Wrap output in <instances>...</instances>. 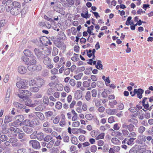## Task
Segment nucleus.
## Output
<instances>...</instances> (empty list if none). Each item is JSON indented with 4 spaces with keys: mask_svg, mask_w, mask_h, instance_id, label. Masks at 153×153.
Masks as SVG:
<instances>
[{
    "mask_svg": "<svg viewBox=\"0 0 153 153\" xmlns=\"http://www.w3.org/2000/svg\"><path fill=\"white\" fill-rule=\"evenodd\" d=\"M37 131H34L30 135V137L32 139H35L36 138Z\"/></svg>",
    "mask_w": 153,
    "mask_h": 153,
    "instance_id": "nucleus-57",
    "label": "nucleus"
},
{
    "mask_svg": "<svg viewBox=\"0 0 153 153\" xmlns=\"http://www.w3.org/2000/svg\"><path fill=\"white\" fill-rule=\"evenodd\" d=\"M23 129L24 132L27 134H31L33 131L32 128L24 126L23 127Z\"/></svg>",
    "mask_w": 153,
    "mask_h": 153,
    "instance_id": "nucleus-18",
    "label": "nucleus"
},
{
    "mask_svg": "<svg viewBox=\"0 0 153 153\" xmlns=\"http://www.w3.org/2000/svg\"><path fill=\"white\" fill-rule=\"evenodd\" d=\"M93 102H95V105L96 106L98 107L100 105V101L98 100L96 98H94L93 100Z\"/></svg>",
    "mask_w": 153,
    "mask_h": 153,
    "instance_id": "nucleus-40",
    "label": "nucleus"
},
{
    "mask_svg": "<svg viewBox=\"0 0 153 153\" xmlns=\"http://www.w3.org/2000/svg\"><path fill=\"white\" fill-rule=\"evenodd\" d=\"M29 144L32 148L36 149H39L41 148L39 142L36 140H30L29 141Z\"/></svg>",
    "mask_w": 153,
    "mask_h": 153,
    "instance_id": "nucleus-3",
    "label": "nucleus"
},
{
    "mask_svg": "<svg viewBox=\"0 0 153 153\" xmlns=\"http://www.w3.org/2000/svg\"><path fill=\"white\" fill-rule=\"evenodd\" d=\"M43 61L44 64L49 68L51 69L53 67V65L51 63V59L48 56L44 57Z\"/></svg>",
    "mask_w": 153,
    "mask_h": 153,
    "instance_id": "nucleus-6",
    "label": "nucleus"
},
{
    "mask_svg": "<svg viewBox=\"0 0 153 153\" xmlns=\"http://www.w3.org/2000/svg\"><path fill=\"white\" fill-rule=\"evenodd\" d=\"M60 118L59 116H56L54 119L53 121V122L54 124H57L59 122Z\"/></svg>",
    "mask_w": 153,
    "mask_h": 153,
    "instance_id": "nucleus-59",
    "label": "nucleus"
},
{
    "mask_svg": "<svg viewBox=\"0 0 153 153\" xmlns=\"http://www.w3.org/2000/svg\"><path fill=\"white\" fill-rule=\"evenodd\" d=\"M2 4L6 5V10L9 12L13 7V3L12 0H3Z\"/></svg>",
    "mask_w": 153,
    "mask_h": 153,
    "instance_id": "nucleus-2",
    "label": "nucleus"
},
{
    "mask_svg": "<svg viewBox=\"0 0 153 153\" xmlns=\"http://www.w3.org/2000/svg\"><path fill=\"white\" fill-rule=\"evenodd\" d=\"M52 139L53 137L51 135H47L45 137H44L43 140L45 142H48L52 140Z\"/></svg>",
    "mask_w": 153,
    "mask_h": 153,
    "instance_id": "nucleus-32",
    "label": "nucleus"
},
{
    "mask_svg": "<svg viewBox=\"0 0 153 153\" xmlns=\"http://www.w3.org/2000/svg\"><path fill=\"white\" fill-rule=\"evenodd\" d=\"M113 131L111 133V135L114 136L118 137L120 139V137H122V133L119 131H116L112 129Z\"/></svg>",
    "mask_w": 153,
    "mask_h": 153,
    "instance_id": "nucleus-16",
    "label": "nucleus"
},
{
    "mask_svg": "<svg viewBox=\"0 0 153 153\" xmlns=\"http://www.w3.org/2000/svg\"><path fill=\"white\" fill-rule=\"evenodd\" d=\"M117 103L116 100H114L112 101H109L108 103V105L110 106L111 108H114V105H116Z\"/></svg>",
    "mask_w": 153,
    "mask_h": 153,
    "instance_id": "nucleus-37",
    "label": "nucleus"
},
{
    "mask_svg": "<svg viewBox=\"0 0 153 153\" xmlns=\"http://www.w3.org/2000/svg\"><path fill=\"white\" fill-rule=\"evenodd\" d=\"M146 136L143 134L139 135L137 139L135 140V143L136 144L143 145L145 142H146Z\"/></svg>",
    "mask_w": 153,
    "mask_h": 153,
    "instance_id": "nucleus-4",
    "label": "nucleus"
},
{
    "mask_svg": "<svg viewBox=\"0 0 153 153\" xmlns=\"http://www.w3.org/2000/svg\"><path fill=\"white\" fill-rule=\"evenodd\" d=\"M104 133H101L97 137H96L95 139L96 140H98L100 139H103L104 137Z\"/></svg>",
    "mask_w": 153,
    "mask_h": 153,
    "instance_id": "nucleus-58",
    "label": "nucleus"
},
{
    "mask_svg": "<svg viewBox=\"0 0 153 153\" xmlns=\"http://www.w3.org/2000/svg\"><path fill=\"white\" fill-rule=\"evenodd\" d=\"M43 130L46 133H51L53 131L52 129L49 127L44 128Z\"/></svg>",
    "mask_w": 153,
    "mask_h": 153,
    "instance_id": "nucleus-61",
    "label": "nucleus"
},
{
    "mask_svg": "<svg viewBox=\"0 0 153 153\" xmlns=\"http://www.w3.org/2000/svg\"><path fill=\"white\" fill-rule=\"evenodd\" d=\"M137 146V145H136L133 147L132 148L129 150V153H137V152L136 148Z\"/></svg>",
    "mask_w": 153,
    "mask_h": 153,
    "instance_id": "nucleus-44",
    "label": "nucleus"
},
{
    "mask_svg": "<svg viewBox=\"0 0 153 153\" xmlns=\"http://www.w3.org/2000/svg\"><path fill=\"white\" fill-rule=\"evenodd\" d=\"M34 53L35 55L37 56L38 59L42 58L43 54V49L41 48H35L34 49Z\"/></svg>",
    "mask_w": 153,
    "mask_h": 153,
    "instance_id": "nucleus-5",
    "label": "nucleus"
},
{
    "mask_svg": "<svg viewBox=\"0 0 153 153\" xmlns=\"http://www.w3.org/2000/svg\"><path fill=\"white\" fill-rule=\"evenodd\" d=\"M66 124V123L65 121L64 118H62L61 119V121L60 122L59 125L61 127L64 126Z\"/></svg>",
    "mask_w": 153,
    "mask_h": 153,
    "instance_id": "nucleus-54",
    "label": "nucleus"
},
{
    "mask_svg": "<svg viewBox=\"0 0 153 153\" xmlns=\"http://www.w3.org/2000/svg\"><path fill=\"white\" fill-rule=\"evenodd\" d=\"M31 59L27 63V65H34L36 63V58L35 56H33L30 57Z\"/></svg>",
    "mask_w": 153,
    "mask_h": 153,
    "instance_id": "nucleus-14",
    "label": "nucleus"
},
{
    "mask_svg": "<svg viewBox=\"0 0 153 153\" xmlns=\"http://www.w3.org/2000/svg\"><path fill=\"white\" fill-rule=\"evenodd\" d=\"M137 136V134L135 132L133 131L130 132L128 137L133 138V139H134V140H135Z\"/></svg>",
    "mask_w": 153,
    "mask_h": 153,
    "instance_id": "nucleus-29",
    "label": "nucleus"
},
{
    "mask_svg": "<svg viewBox=\"0 0 153 153\" xmlns=\"http://www.w3.org/2000/svg\"><path fill=\"white\" fill-rule=\"evenodd\" d=\"M71 112L73 114V116L72 118V120L73 121L76 120L77 119V114L75 112L74 110H72Z\"/></svg>",
    "mask_w": 153,
    "mask_h": 153,
    "instance_id": "nucleus-30",
    "label": "nucleus"
},
{
    "mask_svg": "<svg viewBox=\"0 0 153 153\" xmlns=\"http://www.w3.org/2000/svg\"><path fill=\"white\" fill-rule=\"evenodd\" d=\"M54 92L52 88H50L48 89L46 91V94L48 95H51L53 94Z\"/></svg>",
    "mask_w": 153,
    "mask_h": 153,
    "instance_id": "nucleus-39",
    "label": "nucleus"
},
{
    "mask_svg": "<svg viewBox=\"0 0 153 153\" xmlns=\"http://www.w3.org/2000/svg\"><path fill=\"white\" fill-rule=\"evenodd\" d=\"M109 78V77H102V79L104 80L107 86H108L110 82V81Z\"/></svg>",
    "mask_w": 153,
    "mask_h": 153,
    "instance_id": "nucleus-46",
    "label": "nucleus"
},
{
    "mask_svg": "<svg viewBox=\"0 0 153 153\" xmlns=\"http://www.w3.org/2000/svg\"><path fill=\"white\" fill-rule=\"evenodd\" d=\"M62 106V104L60 102H57L55 105L56 108L59 110L60 109Z\"/></svg>",
    "mask_w": 153,
    "mask_h": 153,
    "instance_id": "nucleus-48",
    "label": "nucleus"
},
{
    "mask_svg": "<svg viewBox=\"0 0 153 153\" xmlns=\"http://www.w3.org/2000/svg\"><path fill=\"white\" fill-rule=\"evenodd\" d=\"M25 104L27 106L33 107V105L32 100L30 99H27L25 102Z\"/></svg>",
    "mask_w": 153,
    "mask_h": 153,
    "instance_id": "nucleus-31",
    "label": "nucleus"
},
{
    "mask_svg": "<svg viewBox=\"0 0 153 153\" xmlns=\"http://www.w3.org/2000/svg\"><path fill=\"white\" fill-rule=\"evenodd\" d=\"M13 119V117L11 116L7 115L5 116L4 122L5 123H8L11 121Z\"/></svg>",
    "mask_w": 153,
    "mask_h": 153,
    "instance_id": "nucleus-26",
    "label": "nucleus"
},
{
    "mask_svg": "<svg viewBox=\"0 0 153 153\" xmlns=\"http://www.w3.org/2000/svg\"><path fill=\"white\" fill-rule=\"evenodd\" d=\"M122 134L125 137H128V135L129 134V131L127 129H123L122 130Z\"/></svg>",
    "mask_w": 153,
    "mask_h": 153,
    "instance_id": "nucleus-33",
    "label": "nucleus"
},
{
    "mask_svg": "<svg viewBox=\"0 0 153 153\" xmlns=\"http://www.w3.org/2000/svg\"><path fill=\"white\" fill-rule=\"evenodd\" d=\"M109 128V126L108 124H106L105 126H101L100 127V129L102 131H105Z\"/></svg>",
    "mask_w": 153,
    "mask_h": 153,
    "instance_id": "nucleus-51",
    "label": "nucleus"
},
{
    "mask_svg": "<svg viewBox=\"0 0 153 153\" xmlns=\"http://www.w3.org/2000/svg\"><path fill=\"white\" fill-rule=\"evenodd\" d=\"M30 91L34 92H37L39 90V88L37 87H32L30 88Z\"/></svg>",
    "mask_w": 153,
    "mask_h": 153,
    "instance_id": "nucleus-60",
    "label": "nucleus"
},
{
    "mask_svg": "<svg viewBox=\"0 0 153 153\" xmlns=\"http://www.w3.org/2000/svg\"><path fill=\"white\" fill-rule=\"evenodd\" d=\"M26 80L25 79H21L19 82H18L16 85L17 87L19 88H22L25 89L26 88L27 86L26 84H25Z\"/></svg>",
    "mask_w": 153,
    "mask_h": 153,
    "instance_id": "nucleus-7",
    "label": "nucleus"
},
{
    "mask_svg": "<svg viewBox=\"0 0 153 153\" xmlns=\"http://www.w3.org/2000/svg\"><path fill=\"white\" fill-rule=\"evenodd\" d=\"M21 59L24 62H25L26 64L27 65V63H28V61L29 60V59L26 56H22Z\"/></svg>",
    "mask_w": 153,
    "mask_h": 153,
    "instance_id": "nucleus-62",
    "label": "nucleus"
},
{
    "mask_svg": "<svg viewBox=\"0 0 153 153\" xmlns=\"http://www.w3.org/2000/svg\"><path fill=\"white\" fill-rule=\"evenodd\" d=\"M45 114L46 118L48 119L50 117H51L53 115V112L51 111H48L45 112Z\"/></svg>",
    "mask_w": 153,
    "mask_h": 153,
    "instance_id": "nucleus-38",
    "label": "nucleus"
},
{
    "mask_svg": "<svg viewBox=\"0 0 153 153\" xmlns=\"http://www.w3.org/2000/svg\"><path fill=\"white\" fill-rule=\"evenodd\" d=\"M81 16L82 17L87 19L88 18H89L90 16L88 14V10L85 13H81Z\"/></svg>",
    "mask_w": 153,
    "mask_h": 153,
    "instance_id": "nucleus-53",
    "label": "nucleus"
},
{
    "mask_svg": "<svg viewBox=\"0 0 153 153\" xmlns=\"http://www.w3.org/2000/svg\"><path fill=\"white\" fill-rule=\"evenodd\" d=\"M36 138L39 141L42 140L44 138V135L43 133L42 132L37 133Z\"/></svg>",
    "mask_w": 153,
    "mask_h": 153,
    "instance_id": "nucleus-19",
    "label": "nucleus"
},
{
    "mask_svg": "<svg viewBox=\"0 0 153 153\" xmlns=\"http://www.w3.org/2000/svg\"><path fill=\"white\" fill-rule=\"evenodd\" d=\"M146 97H144L142 101V103L143 106L145 109H147L148 110L150 111L152 109V107L153 106V105H152L150 107H149V104L148 102H146V100H147Z\"/></svg>",
    "mask_w": 153,
    "mask_h": 153,
    "instance_id": "nucleus-9",
    "label": "nucleus"
},
{
    "mask_svg": "<svg viewBox=\"0 0 153 153\" xmlns=\"http://www.w3.org/2000/svg\"><path fill=\"white\" fill-rule=\"evenodd\" d=\"M16 153H28L27 150L24 148H22L17 150Z\"/></svg>",
    "mask_w": 153,
    "mask_h": 153,
    "instance_id": "nucleus-45",
    "label": "nucleus"
},
{
    "mask_svg": "<svg viewBox=\"0 0 153 153\" xmlns=\"http://www.w3.org/2000/svg\"><path fill=\"white\" fill-rule=\"evenodd\" d=\"M24 53L26 56L31 57L34 56L33 53L29 50L27 49L25 50L24 51Z\"/></svg>",
    "mask_w": 153,
    "mask_h": 153,
    "instance_id": "nucleus-21",
    "label": "nucleus"
},
{
    "mask_svg": "<svg viewBox=\"0 0 153 153\" xmlns=\"http://www.w3.org/2000/svg\"><path fill=\"white\" fill-rule=\"evenodd\" d=\"M94 26L92 25L90 27H88V29L87 31L88 33L90 35L88 37V39L90 37V36L91 35V33H92L91 30H93L94 29Z\"/></svg>",
    "mask_w": 153,
    "mask_h": 153,
    "instance_id": "nucleus-42",
    "label": "nucleus"
},
{
    "mask_svg": "<svg viewBox=\"0 0 153 153\" xmlns=\"http://www.w3.org/2000/svg\"><path fill=\"white\" fill-rule=\"evenodd\" d=\"M24 119V116L22 115L16 116L14 122L12 123V125L15 127H18L19 125L20 126H21L22 122Z\"/></svg>",
    "mask_w": 153,
    "mask_h": 153,
    "instance_id": "nucleus-1",
    "label": "nucleus"
},
{
    "mask_svg": "<svg viewBox=\"0 0 153 153\" xmlns=\"http://www.w3.org/2000/svg\"><path fill=\"white\" fill-rule=\"evenodd\" d=\"M144 91L141 88L134 89V94L132 95V97L134 96L135 94H137V97L140 99L142 97V94L143 93Z\"/></svg>",
    "mask_w": 153,
    "mask_h": 153,
    "instance_id": "nucleus-8",
    "label": "nucleus"
},
{
    "mask_svg": "<svg viewBox=\"0 0 153 153\" xmlns=\"http://www.w3.org/2000/svg\"><path fill=\"white\" fill-rule=\"evenodd\" d=\"M127 145L132 146L134 144V139L133 138H127Z\"/></svg>",
    "mask_w": 153,
    "mask_h": 153,
    "instance_id": "nucleus-35",
    "label": "nucleus"
},
{
    "mask_svg": "<svg viewBox=\"0 0 153 153\" xmlns=\"http://www.w3.org/2000/svg\"><path fill=\"white\" fill-rule=\"evenodd\" d=\"M35 114L41 120H43L45 119V116L42 113L40 112H35Z\"/></svg>",
    "mask_w": 153,
    "mask_h": 153,
    "instance_id": "nucleus-23",
    "label": "nucleus"
},
{
    "mask_svg": "<svg viewBox=\"0 0 153 153\" xmlns=\"http://www.w3.org/2000/svg\"><path fill=\"white\" fill-rule=\"evenodd\" d=\"M55 79L56 80L55 81H52L48 84V85L50 87H52L53 85L59 83V80H57L56 79Z\"/></svg>",
    "mask_w": 153,
    "mask_h": 153,
    "instance_id": "nucleus-50",
    "label": "nucleus"
},
{
    "mask_svg": "<svg viewBox=\"0 0 153 153\" xmlns=\"http://www.w3.org/2000/svg\"><path fill=\"white\" fill-rule=\"evenodd\" d=\"M93 115L91 114H87L85 115V117L88 120H91L93 117Z\"/></svg>",
    "mask_w": 153,
    "mask_h": 153,
    "instance_id": "nucleus-64",
    "label": "nucleus"
},
{
    "mask_svg": "<svg viewBox=\"0 0 153 153\" xmlns=\"http://www.w3.org/2000/svg\"><path fill=\"white\" fill-rule=\"evenodd\" d=\"M23 124L26 126L33 127V124H31L30 120L28 119H26L23 122Z\"/></svg>",
    "mask_w": 153,
    "mask_h": 153,
    "instance_id": "nucleus-27",
    "label": "nucleus"
},
{
    "mask_svg": "<svg viewBox=\"0 0 153 153\" xmlns=\"http://www.w3.org/2000/svg\"><path fill=\"white\" fill-rule=\"evenodd\" d=\"M18 71L19 73L23 74L26 72L27 68L24 66L20 65L18 68Z\"/></svg>",
    "mask_w": 153,
    "mask_h": 153,
    "instance_id": "nucleus-11",
    "label": "nucleus"
},
{
    "mask_svg": "<svg viewBox=\"0 0 153 153\" xmlns=\"http://www.w3.org/2000/svg\"><path fill=\"white\" fill-rule=\"evenodd\" d=\"M13 104L15 107L19 109H24L25 108V105L17 102H14Z\"/></svg>",
    "mask_w": 153,
    "mask_h": 153,
    "instance_id": "nucleus-15",
    "label": "nucleus"
},
{
    "mask_svg": "<svg viewBox=\"0 0 153 153\" xmlns=\"http://www.w3.org/2000/svg\"><path fill=\"white\" fill-rule=\"evenodd\" d=\"M54 140H52L50 141L47 144L46 147L47 148L50 149L51 148L54 144Z\"/></svg>",
    "mask_w": 153,
    "mask_h": 153,
    "instance_id": "nucleus-34",
    "label": "nucleus"
},
{
    "mask_svg": "<svg viewBox=\"0 0 153 153\" xmlns=\"http://www.w3.org/2000/svg\"><path fill=\"white\" fill-rule=\"evenodd\" d=\"M10 11L11 14L13 15H16L21 12V10L18 7H13Z\"/></svg>",
    "mask_w": 153,
    "mask_h": 153,
    "instance_id": "nucleus-10",
    "label": "nucleus"
},
{
    "mask_svg": "<svg viewBox=\"0 0 153 153\" xmlns=\"http://www.w3.org/2000/svg\"><path fill=\"white\" fill-rule=\"evenodd\" d=\"M19 93L23 94L25 96H30L31 95V93L27 90H19Z\"/></svg>",
    "mask_w": 153,
    "mask_h": 153,
    "instance_id": "nucleus-17",
    "label": "nucleus"
},
{
    "mask_svg": "<svg viewBox=\"0 0 153 153\" xmlns=\"http://www.w3.org/2000/svg\"><path fill=\"white\" fill-rule=\"evenodd\" d=\"M35 110L38 111H42L43 110V105H39L35 108Z\"/></svg>",
    "mask_w": 153,
    "mask_h": 153,
    "instance_id": "nucleus-47",
    "label": "nucleus"
},
{
    "mask_svg": "<svg viewBox=\"0 0 153 153\" xmlns=\"http://www.w3.org/2000/svg\"><path fill=\"white\" fill-rule=\"evenodd\" d=\"M58 49L56 47H54L53 49L52 55L53 56H55L58 53Z\"/></svg>",
    "mask_w": 153,
    "mask_h": 153,
    "instance_id": "nucleus-49",
    "label": "nucleus"
},
{
    "mask_svg": "<svg viewBox=\"0 0 153 153\" xmlns=\"http://www.w3.org/2000/svg\"><path fill=\"white\" fill-rule=\"evenodd\" d=\"M31 124H33V126L34 125H39V122L36 119H33L31 120Z\"/></svg>",
    "mask_w": 153,
    "mask_h": 153,
    "instance_id": "nucleus-56",
    "label": "nucleus"
},
{
    "mask_svg": "<svg viewBox=\"0 0 153 153\" xmlns=\"http://www.w3.org/2000/svg\"><path fill=\"white\" fill-rule=\"evenodd\" d=\"M146 128L143 126H140L137 129L138 132L140 134H142L145 131Z\"/></svg>",
    "mask_w": 153,
    "mask_h": 153,
    "instance_id": "nucleus-25",
    "label": "nucleus"
},
{
    "mask_svg": "<svg viewBox=\"0 0 153 153\" xmlns=\"http://www.w3.org/2000/svg\"><path fill=\"white\" fill-rule=\"evenodd\" d=\"M106 112L108 114L110 115L114 114L117 113V110L116 109H111L109 108L106 109Z\"/></svg>",
    "mask_w": 153,
    "mask_h": 153,
    "instance_id": "nucleus-24",
    "label": "nucleus"
},
{
    "mask_svg": "<svg viewBox=\"0 0 153 153\" xmlns=\"http://www.w3.org/2000/svg\"><path fill=\"white\" fill-rule=\"evenodd\" d=\"M43 101L45 104L48 105L49 103V99L47 97L44 96L43 97Z\"/></svg>",
    "mask_w": 153,
    "mask_h": 153,
    "instance_id": "nucleus-55",
    "label": "nucleus"
},
{
    "mask_svg": "<svg viewBox=\"0 0 153 153\" xmlns=\"http://www.w3.org/2000/svg\"><path fill=\"white\" fill-rule=\"evenodd\" d=\"M37 83L39 87H41L45 83V81L43 79L38 77L37 79Z\"/></svg>",
    "mask_w": 153,
    "mask_h": 153,
    "instance_id": "nucleus-22",
    "label": "nucleus"
},
{
    "mask_svg": "<svg viewBox=\"0 0 153 153\" xmlns=\"http://www.w3.org/2000/svg\"><path fill=\"white\" fill-rule=\"evenodd\" d=\"M134 126L131 124H130L128 125L127 128L129 132L133 131H134Z\"/></svg>",
    "mask_w": 153,
    "mask_h": 153,
    "instance_id": "nucleus-41",
    "label": "nucleus"
},
{
    "mask_svg": "<svg viewBox=\"0 0 153 153\" xmlns=\"http://www.w3.org/2000/svg\"><path fill=\"white\" fill-rule=\"evenodd\" d=\"M96 67L99 69H102V62L100 60H98L97 62V65H96Z\"/></svg>",
    "mask_w": 153,
    "mask_h": 153,
    "instance_id": "nucleus-36",
    "label": "nucleus"
},
{
    "mask_svg": "<svg viewBox=\"0 0 153 153\" xmlns=\"http://www.w3.org/2000/svg\"><path fill=\"white\" fill-rule=\"evenodd\" d=\"M120 147L118 146H114L112 148H111L108 152L109 153H115L118 152L120 149Z\"/></svg>",
    "mask_w": 153,
    "mask_h": 153,
    "instance_id": "nucleus-12",
    "label": "nucleus"
},
{
    "mask_svg": "<svg viewBox=\"0 0 153 153\" xmlns=\"http://www.w3.org/2000/svg\"><path fill=\"white\" fill-rule=\"evenodd\" d=\"M91 97V93L90 91H88L87 92L85 96V99L87 101H89L90 100Z\"/></svg>",
    "mask_w": 153,
    "mask_h": 153,
    "instance_id": "nucleus-52",
    "label": "nucleus"
},
{
    "mask_svg": "<svg viewBox=\"0 0 153 153\" xmlns=\"http://www.w3.org/2000/svg\"><path fill=\"white\" fill-rule=\"evenodd\" d=\"M111 142L114 145H119L121 143L120 141L117 138L115 137L112 138Z\"/></svg>",
    "mask_w": 153,
    "mask_h": 153,
    "instance_id": "nucleus-20",
    "label": "nucleus"
},
{
    "mask_svg": "<svg viewBox=\"0 0 153 153\" xmlns=\"http://www.w3.org/2000/svg\"><path fill=\"white\" fill-rule=\"evenodd\" d=\"M49 41V39L45 36L41 37L39 39V42L43 45H46L47 42Z\"/></svg>",
    "mask_w": 153,
    "mask_h": 153,
    "instance_id": "nucleus-13",
    "label": "nucleus"
},
{
    "mask_svg": "<svg viewBox=\"0 0 153 153\" xmlns=\"http://www.w3.org/2000/svg\"><path fill=\"white\" fill-rule=\"evenodd\" d=\"M25 136V134L24 133L21 132L18 135V137L19 139H22L24 138Z\"/></svg>",
    "mask_w": 153,
    "mask_h": 153,
    "instance_id": "nucleus-63",
    "label": "nucleus"
},
{
    "mask_svg": "<svg viewBox=\"0 0 153 153\" xmlns=\"http://www.w3.org/2000/svg\"><path fill=\"white\" fill-rule=\"evenodd\" d=\"M62 138L64 142L65 143H68L69 140V137L66 134H63L62 135Z\"/></svg>",
    "mask_w": 153,
    "mask_h": 153,
    "instance_id": "nucleus-28",
    "label": "nucleus"
},
{
    "mask_svg": "<svg viewBox=\"0 0 153 153\" xmlns=\"http://www.w3.org/2000/svg\"><path fill=\"white\" fill-rule=\"evenodd\" d=\"M128 122L132 123L134 124H136L138 122V120L136 119L133 118L128 120Z\"/></svg>",
    "mask_w": 153,
    "mask_h": 153,
    "instance_id": "nucleus-43",
    "label": "nucleus"
}]
</instances>
